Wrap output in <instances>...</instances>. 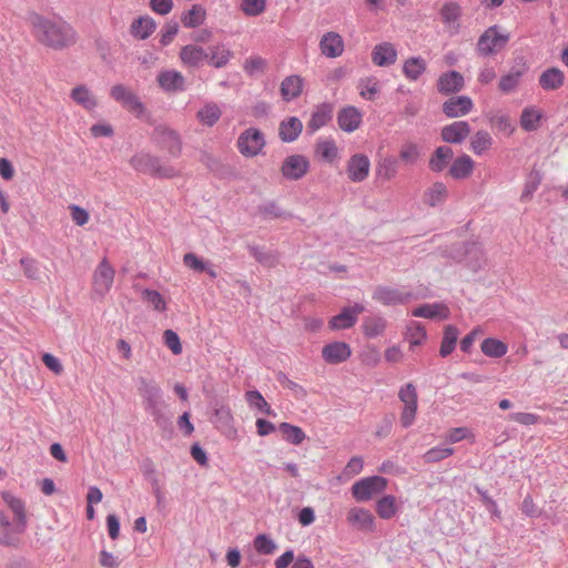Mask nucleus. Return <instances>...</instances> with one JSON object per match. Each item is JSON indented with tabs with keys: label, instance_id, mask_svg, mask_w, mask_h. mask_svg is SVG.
I'll return each instance as SVG.
<instances>
[{
	"label": "nucleus",
	"instance_id": "62",
	"mask_svg": "<svg viewBox=\"0 0 568 568\" xmlns=\"http://www.w3.org/2000/svg\"><path fill=\"white\" fill-rule=\"evenodd\" d=\"M265 0H243L241 10L248 17H256L265 10Z\"/></svg>",
	"mask_w": 568,
	"mask_h": 568
},
{
	"label": "nucleus",
	"instance_id": "20",
	"mask_svg": "<svg viewBox=\"0 0 568 568\" xmlns=\"http://www.w3.org/2000/svg\"><path fill=\"white\" fill-rule=\"evenodd\" d=\"M362 123V113L353 105L341 109L337 113V124L341 130L352 133L358 129Z\"/></svg>",
	"mask_w": 568,
	"mask_h": 568
},
{
	"label": "nucleus",
	"instance_id": "26",
	"mask_svg": "<svg viewBox=\"0 0 568 568\" xmlns=\"http://www.w3.org/2000/svg\"><path fill=\"white\" fill-rule=\"evenodd\" d=\"M320 49L326 58H337L344 51L343 38L336 32H326L320 41Z\"/></svg>",
	"mask_w": 568,
	"mask_h": 568
},
{
	"label": "nucleus",
	"instance_id": "28",
	"mask_svg": "<svg viewBox=\"0 0 568 568\" xmlns=\"http://www.w3.org/2000/svg\"><path fill=\"white\" fill-rule=\"evenodd\" d=\"M453 158V149L448 145H440L433 152L428 162V168L432 172L439 173L447 168Z\"/></svg>",
	"mask_w": 568,
	"mask_h": 568
},
{
	"label": "nucleus",
	"instance_id": "4",
	"mask_svg": "<svg viewBox=\"0 0 568 568\" xmlns=\"http://www.w3.org/2000/svg\"><path fill=\"white\" fill-rule=\"evenodd\" d=\"M508 41V33H500L498 26H491L479 37L476 50L480 57L494 55L498 53Z\"/></svg>",
	"mask_w": 568,
	"mask_h": 568
},
{
	"label": "nucleus",
	"instance_id": "3",
	"mask_svg": "<svg viewBox=\"0 0 568 568\" xmlns=\"http://www.w3.org/2000/svg\"><path fill=\"white\" fill-rule=\"evenodd\" d=\"M130 164L135 171L155 178L170 179L176 175L174 168L163 165L159 156L152 155L150 153H136L131 158Z\"/></svg>",
	"mask_w": 568,
	"mask_h": 568
},
{
	"label": "nucleus",
	"instance_id": "33",
	"mask_svg": "<svg viewBox=\"0 0 568 568\" xmlns=\"http://www.w3.org/2000/svg\"><path fill=\"white\" fill-rule=\"evenodd\" d=\"M474 165L475 163L468 154H462L453 161L449 175L455 180L466 179L473 173Z\"/></svg>",
	"mask_w": 568,
	"mask_h": 568
},
{
	"label": "nucleus",
	"instance_id": "55",
	"mask_svg": "<svg viewBox=\"0 0 568 568\" xmlns=\"http://www.w3.org/2000/svg\"><path fill=\"white\" fill-rule=\"evenodd\" d=\"M376 513L382 519H390L397 513L396 499L392 495L383 496L376 503Z\"/></svg>",
	"mask_w": 568,
	"mask_h": 568
},
{
	"label": "nucleus",
	"instance_id": "50",
	"mask_svg": "<svg viewBox=\"0 0 568 568\" xmlns=\"http://www.w3.org/2000/svg\"><path fill=\"white\" fill-rule=\"evenodd\" d=\"M257 213L263 220L292 217V214L283 211L275 201H270L258 205Z\"/></svg>",
	"mask_w": 568,
	"mask_h": 568
},
{
	"label": "nucleus",
	"instance_id": "5",
	"mask_svg": "<svg viewBox=\"0 0 568 568\" xmlns=\"http://www.w3.org/2000/svg\"><path fill=\"white\" fill-rule=\"evenodd\" d=\"M398 398L404 404L400 413V424L404 428L410 427L416 418L418 395L413 383H406L398 390Z\"/></svg>",
	"mask_w": 568,
	"mask_h": 568
},
{
	"label": "nucleus",
	"instance_id": "40",
	"mask_svg": "<svg viewBox=\"0 0 568 568\" xmlns=\"http://www.w3.org/2000/svg\"><path fill=\"white\" fill-rule=\"evenodd\" d=\"M221 115L222 110L215 102L205 103L196 113L197 120L206 126H213Z\"/></svg>",
	"mask_w": 568,
	"mask_h": 568
},
{
	"label": "nucleus",
	"instance_id": "36",
	"mask_svg": "<svg viewBox=\"0 0 568 568\" xmlns=\"http://www.w3.org/2000/svg\"><path fill=\"white\" fill-rule=\"evenodd\" d=\"M71 99L88 111H93L98 101L93 93L85 85L81 84L71 90Z\"/></svg>",
	"mask_w": 568,
	"mask_h": 568
},
{
	"label": "nucleus",
	"instance_id": "46",
	"mask_svg": "<svg viewBox=\"0 0 568 568\" xmlns=\"http://www.w3.org/2000/svg\"><path fill=\"white\" fill-rule=\"evenodd\" d=\"M480 349L488 357L500 358L506 355L508 346L500 339L487 337L481 342Z\"/></svg>",
	"mask_w": 568,
	"mask_h": 568
},
{
	"label": "nucleus",
	"instance_id": "58",
	"mask_svg": "<svg viewBox=\"0 0 568 568\" xmlns=\"http://www.w3.org/2000/svg\"><path fill=\"white\" fill-rule=\"evenodd\" d=\"M141 295L142 300L152 305L155 311L163 312L166 310V303L158 291L144 288Z\"/></svg>",
	"mask_w": 568,
	"mask_h": 568
},
{
	"label": "nucleus",
	"instance_id": "41",
	"mask_svg": "<svg viewBox=\"0 0 568 568\" xmlns=\"http://www.w3.org/2000/svg\"><path fill=\"white\" fill-rule=\"evenodd\" d=\"M398 172V161L394 156L381 159L376 164V175L383 181H389L396 176Z\"/></svg>",
	"mask_w": 568,
	"mask_h": 568
},
{
	"label": "nucleus",
	"instance_id": "59",
	"mask_svg": "<svg viewBox=\"0 0 568 568\" xmlns=\"http://www.w3.org/2000/svg\"><path fill=\"white\" fill-rule=\"evenodd\" d=\"M454 454V449L448 446H437L428 449L424 454V460L426 463H437Z\"/></svg>",
	"mask_w": 568,
	"mask_h": 568
},
{
	"label": "nucleus",
	"instance_id": "24",
	"mask_svg": "<svg viewBox=\"0 0 568 568\" xmlns=\"http://www.w3.org/2000/svg\"><path fill=\"white\" fill-rule=\"evenodd\" d=\"M397 60V50L390 42H382L374 47L372 61L377 67H389Z\"/></svg>",
	"mask_w": 568,
	"mask_h": 568
},
{
	"label": "nucleus",
	"instance_id": "61",
	"mask_svg": "<svg viewBox=\"0 0 568 568\" xmlns=\"http://www.w3.org/2000/svg\"><path fill=\"white\" fill-rule=\"evenodd\" d=\"M276 381L283 386L292 390L297 398H303L306 396V390L300 384L293 382L287 377L284 372L276 373Z\"/></svg>",
	"mask_w": 568,
	"mask_h": 568
},
{
	"label": "nucleus",
	"instance_id": "6",
	"mask_svg": "<svg viewBox=\"0 0 568 568\" xmlns=\"http://www.w3.org/2000/svg\"><path fill=\"white\" fill-rule=\"evenodd\" d=\"M387 487V479L382 476H369L357 480L352 486L353 497L357 501H368L383 493Z\"/></svg>",
	"mask_w": 568,
	"mask_h": 568
},
{
	"label": "nucleus",
	"instance_id": "56",
	"mask_svg": "<svg viewBox=\"0 0 568 568\" xmlns=\"http://www.w3.org/2000/svg\"><path fill=\"white\" fill-rule=\"evenodd\" d=\"M245 399L250 407L256 408L266 415H274L272 407L258 390H247L245 393Z\"/></svg>",
	"mask_w": 568,
	"mask_h": 568
},
{
	"label": "nucleus",
	"instance_id": "16",
	"mask_svg": "<svg viewBox=\"0 0 568 568\" xmlns=\"http://www.w3.org/2000/svg\"><path fill=\"white\" fill-rule=\"evenodd\" d=\"M470 133V125L467 121H455L440 130V138L450 144H460Z\"/></svg>",
	"mask_w": 568,
	"mask_h": 568
},
{
	"label": "nucleus",
	"instance_id": "18",
	"mask_svg": "<svg viewBox=\"0 0 568 568\" xmlns=\"http://www.w3.org/2000/svg\"><path fill=\"white\" fill-rule=\"evenodd\" d=\"M465 80L462 73L455 70L444 72L437 80V91L440 94H454L463 90Z\"/></svg>",
	"mask_w": 568,
	"mask_h": 568
},
{
	"label": "nucleus",
	"instance_id": "13",
	"mask_svg": "<svg viewBox=\"0 0 568 568\" xmlns=\"http://www.w3.org/2000/svg\"><path fill=\"white\" fill-rule=\"evenodd\" d=\"M212 423L226 438L235 439L237 430L234 426V418L232 410L229 406H220L215 408Z\"/></svg>",
	"mask_w": 568,
	"mask_h": 568
},
{
	"label": "nucleus",
	"instance_id": "17",
	"mask_svg": "<svg viewBox=\"0 0 568 568\" xmlns=\"http://www.w3.org/2000/svg\"><path fill=\"white\" fill-rule=\"evenodd\" d=\"M114 268L103 258L93 274L94 290L102 295L109 292L114 281Z\"/></svg>",
	"mask_w": 568,
	"mask_h": 568
},
{
	"label": "nucleus",
	"instance_id": "51",
	"mask_svg": "<svg viewBox=\"0 0 568 568\" xmlns=\"http://www.w3.org/2000/svg\"><path fill=\"white\" fill-rule=\"evenodd\" d=\"M359 95L368 101H373L381 90L378 80L375 77L362 78L358 81Z\"/></svg>",
	"mask_w": 568,
	"mask_h": 568
},
{
	"label": "nucleus",
	"instance_id": "37",
	"mask_svg": "<svg viewBox=\"0 0 568 568\" xmlns=\"http://www.w3.org/2000/svg\"><path fill=\"white\" fill-rule=\"evenodd\" d=\"M426 68L427 63L422 57H410L403 63V73L409 81H417Z\"/></svg>",
	"mask_w": 568,
	"mask_h": 568
},
{
	"label": "nucleus",
	"instance_id": "60",
	"mask_svg": "<svg viewBox=\"0 0 568 568\" xmlns=\"http://www.w3.org/2000/svg\"><path fill=\"white\" fill-rule=\"evenodd\" d=\"M254 548L258 554L271 555L276 549L275 541L265 534H260L254 539Z\"/></svg>",
	"mask_w": 568,
	"mask_h": 568
},
{
	"label": "nucleus",
	"instance_id": "11",
	"mask_svg": "<svg viewBox=\"0 0 568 568\" xmlns=\"http://www.w3.org/2000/svg\"><path fill=\"white\" fill-rule=\"evenodd\" d=\"M371 161L367 155L363 153L353 154L346 165V173L348 179L354 183L365 181L369 175Z\"/></svg>",
	"mask_w": 568,
	"mask_h": 568
},
{
	"label": "nucleus",
	"instance_id": "63",
	"mask_svg": "<svg viewBox=\"0 0 568 568\" xmlns=\"http://www.w3.org/2000/svg\"><path fill=\"white\" fill-rule=\"evenodd\" d=\"M420 155L419 149L415 143H406L402 146L399 156L407 164L417 162Z\"/></svg>",
	"mask_w": 568,
	"mask_h": 568
},
{
	"label": "nucleus",
	"instance_id": "43",
	"mask_svg": "<svg viewBox=\"0 0 568 568\" xmlns=\"http://www.w3.org/2000/svg\"><path fill=\"white\" fill-rule=\"evenodd\" d=\"M459 331L454 325H447L444 328L443 339L439 348V355L442 357H447L453 353L456 347V343L458 339Z\"/></svg>",
	"mask_w": 568,
	"mask_h": 568
},
{
	"label": "nucleus",
	"instance_id": "39",
	"mask_svg": "<svg viewBox=\"0 0 568 568\" xmlns=\"http://www.w3.org/2000/svg\"><path fill=\"white\" fill-rule=\"evenodd\" d=\"M463 248L467 265L473 271L481 268L484 262V252L480 245L475 242H467L463 245Z\"/></svg>",
	"mask_w": 568,
	"mask_h": 568
},
{
	"label": "nucleus",
	"instance_id": "49",
	"mask_svg": "<svg viewBox=\"0 0 568 568\" xmlns=\"http://www.w3.org/2000/svg\"><path fill=\"white\" fill-rule=\"evenodd\" d=\"M387 326V322L382 316H369L366 317L363 322V332L365 336L369 338H375L383 334Z\"/></svg>",
	"mask_w": 568,
	"mask_h": 568
},
{
	"label": "nucleus",
	"instance_id": "23",
	"mask_svg": "<svg viewBox=\"0 0 568 568\" xmlns=\"http://www.w3.org/2000/svg\"><path fill=\"white\" fill-rule=\"evenodd\" d=\"M565 73L557 67L544 70L538 77V84L544 91H556L565 84Z\"/></svg>",
	"mask_w": 568,
	"mask_h": 568
},
{
	"label": "nucleus",
	"instance_id": "34",
	"mask_svg": "<svg viewBox=\"0 0 568 568\" xmlns=\"http://www.w3.org/2000/svg\"><path fill=\"white\" fill-rule=\"evenodd\" d=\"M448 308L443 303H432V304H423L418 307H415L412 311V315L415 317H424V318H448Z\"/></svg>",
	"mask_w": 568,
	"mask_h": 568
},
{
	"label": "nucleus",
	"instance_id": "12",
	"mask_svg": "<svg viewBox=\"0 0 568 568\" xmlns=\"http://www.w3.org/2000/svg\"><path fill=\"white\" fill-rule=\"evenodd\" d=\"M364 311V305L359 303L344 307L337 315L329 320V328L333 331H339L353 327L357 322V316Z\"/></svg>",
	"mask_w": 568,
	"mask_h": 568
},
{
	"label": "nucleus",
	"instance_id": "35",
	"mask_svg": "<svg viewBox=\"0 0 568 568\" xmlns=\"http://www.w3.org/2000/svg\"><path fill=\"white\" fill-rule=\"evenodd\" d=\"M303 89V80L300 75L286 77L281 83V95L284 101L290 102L296 99Z\"/></svg>",
	"mask_w": 568,
	"mask_h": 568
},
{
	"label": "nucleus",
	"instance_id": "25",
	"mask_svg": "<svg viewBox=\"0 0 568 568\" xmlns=\"http://www.w3.org/2000/svg\"><path fill=\"white\" fill-rule=\"evenodd\" d=\"M180 59L190 68H200L207 60V50L196 44H187L180 50Z\"/></svg>",
	"mask_w": 568,
	"mask_h": 568
},
{
	"label": "nucleus",
	"instance_id": "21",
	"mask_svg": "<svg viewBox=\"0 0 568 568\" xmlns=\"http://www.w3.org/2000/svg\"><path fill=\"white\" fill-rule=\"evenodd\" d=\"M527 69L528 68L524 63L521 67H513L507 73L503 74L498 82L499 91L505 94L515 92L519 87Z\"/></svg>",
	"mask_w": 568,
	"mask_h": 568
},
{
	"label": "nucleus",
	"instance_id": "48",
	"mask_svg": "<svg viewBox=\"0 0 568 568\" xmlns=\"http://www.w3.org/2000/svg\"><path fill=\"white\" fill-rule=\"evenodd\" d=\"M278 429L282 433L283 438L292 445H301L306 438V435L301 427L286 422L281 423L278 425Z\"/></svg>",
	"mask_w": 568,
	"mask_h": 568
},
{
	"label": "nucleus",
	"instance_id": "10",
	"mask_svg": "<svg viewBox=\"0 0 568 568\" xmlns=\"http://www.w3.org/2000/svg\"><path fill=\"white\" fill-rule=\"evenodd\" d=\"M310 169V161L302 154L288 155L282 163L281 172L286 180H301Z\"/></svg>",
	"mask_w": 568,
	"mask_h": 568
},
{
	"label": "nucleus",
	"instance_id": "9",
	"mask_svg": "<svg viewBox=\"0 0 568 568\" xmlns=\"http://www.w3.org/2000/svg\"><path fill=\"white\" fill-rule=\"evenodd\" d=\"M153 139L161 149L168 151L173 158L181 154V138L174 130L165 125H158L153 131Z\"/></svg>",
	"mask_w": 568,
	"mask_h": 568
},
{
	"label": "nucleus",
	"instance_id": "14",
	"mask_svg": "<svg viewBox=\"0 0 568 568\" xmlns=\"http://www.w3.org/2000/svg\"><path fill=\"white\" fill-rule=\"evenodd\" d=\"M474 108L473 100L467 95H457L446 100L442 110L447 118H460L468 114Z\"/></svg>",
	"mask_w": 568,
	"mask_h": 568
},
{
	"label": "nucleus",
	"instance_id": "54",
	"mask_svg": "<svg viewBox=\"0 0 568 568\" xmlns=\"http://www.w3.org/2000/svg\"><path fill=\"white\" fill-rule=\"evenodd\" d=\"M541 120V113L535 108H525L520 115V125L527 131H536Z\"/></svg>",
	"mask_w": 568,
	"mask_h": 568
},
{
	"label": "nucleus",
	"instance_id": "47",
	"mask_svg": "<svg viewBox=\"0 0 568 568\" xmlns=\"http://www.w3.org/2000/svg\"><path fill=\"white\" fill-rule=\"evenodd\" d=\"M315 153L328 163H333L338 156V149L333 139L318 140L315 146Z\"/></svg>",
	"mask_w": 568,
	"mask_h": 568
},
{
	"label": "nucleus",
	"instance_id": "29",
	"mask_svg": "<svg viewBox=\"0 0 568 568\" xmlns=\"http://www.w3.org/2000/svg\"><path fill=\"white\" fill-rule=\"evenodd\" d=\"M302 130V121L296 116H290L280 123L278 135L283 142L291 143L300 136Z\"/></svg>",
	"mask_w": 568,
	"mask_h": 568
},
{
	"label": "nucleus",
	"instance_id": "64",
	"mask_svg": "<svg viewBox=\"0 0 568 568\" xmlns=\"http://www.w3.org/2000/svg\"><path fill=\"white\" fill-rule=\"evenodd\" d=\"M178 32H179L178 22H175V21L166 22L164 24V27L162 28L161 34H160L161 45H163V47L169 45L173 41V39L178 34Z\"/></svg>",
	"mask_w": 568,
	"mask_h": 568
},
{
	"label": "nucleus",
	"instance_id": "57",
	"mask_svg": "<svg viewBox=\"0 0 568 568\" xmlns=\"http://www.w3.org/2000/svg\"><path fill=\"white\" fill-rule=\"evenodd\" d=\"M541 180L542 178L539 171H531L526 180L520 200H530L534 193L537 191L538 186L540 185Z\"/></svg>",
	"mask_w": 568,
	"mask_h": 568
},
{
	"label": "nucleus",
	"instance_id": "45",
	"mask_svg": "<svg viewBox=\"0 0 568 568\" xmlns=\"http://www.w3.org/2000/svg\"><path fill=\"white\" fill-rule=\"evenodd\" d=\"M448 191L444 183L435 182L424 193V202L429 206L442 204L447 197Z\"/></svg>",
	"mask_w": 568,
	"mask_h": 568
},
{
	"label": "nucleus",
	"instance_id": "30",
	"mask_svg": "<svg viewBox=\"0 0 568 568\" xmlns=\"http://www.w3.org/2000/svg\"><path fill=\"white\" fill-rule=\"evenodd\" d=\"M156 29V23L153 18L149 16L139 17L134 19L130 26V33L138 40L148 39Z\"/></svg>",
	"mask_w": 568,
	"mask_h": 568
},
{
	"label": "nucleus",
	"instance_id": "52",
	"mask_svg": "<svg viewBox=\"0 0 568 568\" xmlns=\"http://www.w3.org/2000/svg\"><path fill=\"white\" fill-rule=\"evenodd\" d=\"M493 145L491 135L487 131H477L470 141V149L476 155H481Z\"/></svg>",
	"mask_w": 568,
	"mask_h": 568
},
{
	"label": "nucleus",
	"instance_id": "42",
	"mask_svg": "<svg viewBox=\"0 0 568 568\" xmlns=\"http://www.w3.org/2000/svg\"><path fill=\"white\" fill-rule=\"evenodd\" d=\"M250 254L263 266L274 267L278 263V254L274 251H265L260 245H248Z\"/></svg>",
	"mask_w": 568,
	"mask_h": 568
},
{
	"label": "nucleus",
	"instance_id": "7",
	"mask_svg": "<svg viewBox=\"0 0 568 568\" xmlns=\"http://www.w3.org/2000/svg\"><path fill=\"white\" fill-rule=\"evenodd\" d=\"M239 152L245 158H254L262 153L266 141L263 132L256 128L244 130L237 139Z\"/></svg>",
	"mask_w": 568,
	"mask_h": 568
},
{
	"label": "nucleus",
	"instance_id": "2",
	"mask_svg": "<svg viewBox=\"0 0 568 568\" xmlns=\"http://www.w3.org/2000/svg\"><path fill=\"white\" fill-rule=\"evenodd\" d=\"M135 383L143 407L151 415L155 425L163 430L171 427V420L164 413L163 393L158 383L153 378L144 376H139Z\"/></svg>",
	"mask_w": 568,
	"mask_h": 568
},
{
	"label": "nucleus",
	"instance_id": "32",
	"mask_svg": "<svg viewBox=\"0 0 568 568\" xmlns=\"http://www.w3.org/2000/svg\"><path fill=\"white\" fill-rule=\"evenodd\" d=\"M233 57V52L223 43L209 47L206 62L216 68H224Z\"/></svg>",
	"mask_w": 568,
	"mask_h": 568
},
{
	"label": "nucleus",
	"instance_id": "1",
	"mask_svg": "<svg viewBox=\"0 0 568 568\" xmlns=\"http://www.w3.org/2000/svg\"><path fill=\"white\" fill-rule=\"evenodd\" d=\"M27 22L33 38L42 45L61 51L77 42L73 27L61 17L48 18L36 11L28 12Z\"/></svg>",
	"mask_w": 568,
	"mask_h": 568
},
{
	"label": "nucleus",
	"instance_id": "27",
	"mask_svg": "<svg viewBox=\"0 0 568 568\" xmlns=\"http://www.w3.org/2000/svg\"><path fill=\"white\" fill-rule=\"evenodd\" d=\"M159 85L166 92L185 90V79L181 72L175 70L162 71L158 75Z\"/></svg>",
	"mask_w": 568,
	"mask_h": 568
},
{
	"label": "nucleus",
	"instance_id": "19",
	"mask_svg": "<svg viewBox=\"0 0 568 568\" xmlns=\"http://www.w3.org/2000/svg\"><path fill=\"white\" fill-rule=\"evenodd\" d=\"M3 501L8 505V507L12 510L16 517L17 526L14 528L16 532L22 534L27 528V515H26V505L24 501L16 497L9 491H3L1 494Z\"/></svg>",
	"mask_w": 568,
	"mask_h": 568
},
{
	"label": "nucleus",
	"instance_id": "8",
	"mask_svg": "<svg viewBox=\"0 0 568 568\" xmlns=\"http://www.w3.org/2000/svg\"><path fill=\"white\" fill-rule=\"evenodd\" d=\"M372 297L374 301L386 306L404 305L416 298L412 291L385 285L377 286Z\"/></svg>",
	"mask_w": 568,
	"mask_h": 568
},
{
	"label": "nucleus",
	"instance_id": "15",
	"mask_svg": "<svg viewBox=\"0 0 568 568\" xmlns=\"http://www.w3.org/2000/svg\"><path fill=\"white\" fill-rule=\"evenodd\" d=\"M352 355L351 346L345 342H332L322 348L323 359L331 365L346 362Z\"/></svg>",
	"mask_w": 568,
	"mask_h": 568
},
{
	"label": "nucleus",
	"instance_id": "53",
	"mask_svg": "<svg viewBox=\"0 0 568 568\" xmlns=\"http://www.w3.org/2000/svg\"><path fill=\"white\" fill-rule=\"evenodd\" d=\"M406 338L410 347L420 345L427 338L425 326L419 322L412 321L406 328Z\"/></svg>",
	"mask_w": 568,
	"mask_h": 568
},
{
	"label": "nucleus",
	"instance_id": "44",
	"mask_svg": "<svg viewBox=\"0 0 568 568\" xmlns=\"http://www.w3.org/2000/svg\"><path fill=\"white\" fill-rule=\"evenodd\" d=\"M206 10L201 4H193L192 8L184 12L181 21L185 28L193 29L204 23Z\"/></svg>",
	"mask_w": 568,
	"mask_h": 568
},
{
	"label": "nucleus",
	"instance_id": "22",
	"mask_svg": "<svg viewBox=\"0 0 568 568\" xmlns=\"http://www.w3.org/2000/svg\"><path fill=\"white\" fill-rule=\"evenodd\" d=\"M348 523L358 530L372 532L375 530L373 514L364 508H352L347 515Z\"/></svg>",
	"mask_w": 568,
	"mask_h": 568
},
{
	"label": "nucleus",
	"instance_id": "38",
	"mask_svg": "<svg viewBox=\"0 0 568 568\" xmlns=\"http://www.w3.org/2000/svg\"><path fill=\"white\" fill-rule=\"evenodd\" d=\"M440 16L443 22L453 29V34L459 31L458 20L462 16V9L456 2H447L442 7Z\"/></svg>",
	"mask_w": 568,
	"mask_h": 568
},
{
	"label": "nucleus",
	"instance_id": "31",
	"mask_svg": "<svg viewBox=\"0 0 568 568\" xmlns=\"http://www.w3.org/2000/svg\"><path fill=\"white\" fill-rule=\"evenodd\" d=\"M333 115V106L329 103H322L317 105L312 112L311 120L307 124V129L311 132H316L324 125H326Z\"/></svg>",
	"mask_w": 568,
	"mask_h": 568
}]
</instances>
